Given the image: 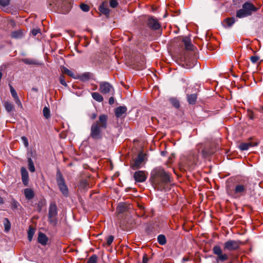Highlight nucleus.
Masks as SVG:
<instances>
[{"mask_svg":"<svg viewBox=\"0 0 263 263\" xmlns=\"http://www.w3.org/2000/svg\"><path fill=\"white\" fill-rule=\"evenodd\" d=\"M149 180L155 189L166 191V185L173 181L172 174L161 167L154 168L151 173Z\"/></svg>","mask_w":263,"mask_h":263,"instance_id":"f257e3e1","label":"nucleus"},{"mask_svg":"<svg viewBox=\"0 0 263 263\" xmlns=\"http://www.w3.org/2000/svg\"><path fill=\"white\" fill-rule=\"evenodd\" d=\"M182 42L184 45V51L180 58L179 64L183 68H192L198 64L197 60L194 57L195 47L192 44L190 38L187 36L182 37Z\"/></svg>","mask_w":263,"mask_h":263,"instance_id":"f03ea898","label":"nucleus"},{"mask_svg":"<svg viewBox=\"0 0 263 263\" xmlns=\"http://www.w3.org/2000/svg\"><path fill=\"white\" fill-rule=\"evenodd\" d=\"M243 243L239 240L230 239L223 243V249H221L219 245H215L212 249L213 253L217 256L216 261L218 262H224L228 260L229 256L228 254L223 253L224 252H232L238 250L240 247Z\"/></svg>","mask_w":263,"mask_h":263,"instance_id":"7ed1b4c3","label":"nucleus"},{"mask_svg":"<svg viewBox=\"0 0 263 263\" xmlns=\"http://www.w3.org/2000/svg\"><path fill=\"white\" fill-rule=\"evenodd\" d=\"M250 185L249 179L242 178L236 180L233 186L231 184H227L226 191L229 196L236 199L245 196L248 190H250Z\"/></svg>","mask_w":263,"mask_h":263,"instance_id":"20e7f679","label":"nucleus"},{"mask_svg":"<svg viewBox=\"0 0 263 263\" xmlns=\"http://www.w3.org/2000/svg\"><path fill=\"white\" fill-rule=\"evenodd\" d=\"M108 116L100 115L98 120L93 122L90 127L89 137L95 140H101L104 136L103 130L107 127Z\"/></svg>","mask_w":263,"mask_h":263,"instance_id":"39448f33","label":"nucleus"},{"mask_svg":"<svg viewBox=\"0 0 263 263\" xmlns=\"http://www.w3.org/2000/svg\"><path fill=\"white\" fill-rule=\"evenodd\" d=\"M258 8L252 3L245 2L242 6V8L237 11L236 16L238 18H243L252 15L253 12H256Z\"/></svg>","mask_w":263,"mask_h":263,"instance_id":"423d86ee","label":"nucleus"},{"mask_svg":"<svg viewBox=\"0 0 263 263\" xmlns=\"http://www.w3.org/2000/svg\"><path fill=\"white\" fill-rule=\"evenodd\" d=\"M56 181L61 192L64 196L68 197L69 196L68 188L66 184L63 175L59 168L57 171Z\"/></svg>","mask_w":263,"mask_h":263,"instance_id":"0eeeda50","label":"nucleus"},{"mask_svg":"<svg viewBox=\"0 0 263 263\" xmlns=\"http://www.w3.org/2000/svg\"><path fill=\"white\" fill-rule=\"evenodd\" d=\"M185 93L186 96V100L190 105H195L196 103L198 96V90L195 88L188 87L185 90Z\"/></svg>","mask_w":263,"mask_h":263,"instance_id":"6e6552de","label":"nucleus"},{"mask_svg":"<svg viewBox=\"0 0 263 263\" xmlns=\"http://www.w3.org/2000/svg\"><path fill=\"white\" fill-rule=\"evenodd\" d=\"M58 208L55 203H51L49 208L48 221L50 224L55 226L58 223Z\"/></svg>","mask_w":263,"mask_h":263,"instance_id":"1a4fd4ad","label":"nucleus"},{"mask_svg":"<svg viewBox=\"0 0 263 263\" xmlns=\"http://www.w3.org/2000/svg\"><path fill=\"white\" fill-rule=\"evenodd\" d=\"M146 25L152 30H158L161 28V25L158 20L153 16H148L146 22Z\"/></svg>","mask_w":263,"mask_h":263,"instance_id":"9d476101","label":"nucleus"},{"mask_svg":"<svg viewBox=\"0 0 263 263\" xmlns=\"http://www.w3.org/2000/svg\"><path fill=\"white\" fill-rule=\"evenodd\" d=\"M216 151L215 148L213 145L210 143L205 144L203 145L200 153L203 158H208L213 155Z\"/></svg>","mask_w":263,"mask_h":263,"instance_id":"9b49d317","label":"nucleus"},{"mask_svg":"<svg viewBox=\"0 0 263 263\" xmlns=\"http://www.w3.org/2000/svg\"><path fill=\"white\" fill-rule=\"evenodd\" d=\"M145 156V154H144L142 152L139 153L137 157L135 159L134 163L131 164V168L134 170L141 168V164L144 160Z\"/></svg>","mask_w":263,"mask_h":263,"instance_id":"f8f14e48","label":"nucleus"},{"mask_svg":"<svg viewBox=\"0 0 263 263\" xmlns=\"http://www.w3.org/2000/svg\"><path fill=\"white\" fill-rule=\"evenodd\" d=\"M99 91L103 94L108 93L114 90L112 86L107 82H101L99 83Z\"/></svg>","mask_w":263,"mask_h":263,"instance_id":"ddd939ff","label":"nucleus"},{"mask_svg":"<svg viewBox=\"0 0 263 263\" xmlns=\"http://www.w3.org/2000/svg\"><path fill=\"white\" fill-rule=\"evenodd\" d=\"M134 178L136 182H143L146 180L147 176L145 175V172L137 171L134 174Z\"/></svg>","mask_w":263,"mask_h":263,"instance_id":"4468645a","label":"nucleus"},{"mask_svg":"<svg viewBox=\"0 0 263 263\" xmlns=\"http://www.w3.org/2000/svg\"><path fill=\"white\" fill-rule=\"evenodd\" d=\"M127 107L125 106H120L115 109V114L117 118L126 116Z\"/></svg>","mask_w":263,"mask_h":263,"instance_id":"2eb2a0df","label":"nucleus"},{"mask_svg":"<svg viewBox=\"0 0 263 263\" xmlns=\"http://www.w3.org/2000/svg\"><path fill=\"white\" fill-rule=\"evenodd\" d=\"M48 241V237L43 233L40 232L38 234L37 242L45 246L47 244Z\"/></svg>","mask_w":263,"mask_h":263,"instance_id":"dca6fc26","label":"nucleus"},{"mask_svg":"<svg viewBox=\"0 0 263 263\" xmlns=\"http://www.w3.org/2000/svg\"><path fill=\"white\" fill-rule=\"evenodd\" d=\"M258 144V142H249L247 143H241L239 145V148L241 151H246L250 147L255 146Z\"/></svg>","mask_w":263,"mask_h":263,"instance_id":"f3484780","label":"nucleus"},{"mask_svg":"<svg viewBox=\"0 0 263 263\" xmlns=\"http://www.w3.org/2000/svg\"><path fill=\"white\" fill-rule=\"evenodd\" d=\"M135 65L138 70H142L145 69L146 68L145 58L143 56H140V61L138 62L137 60L135 63Z\"/></svg>","mask_w":263,"mask_h":263,"instance_id":"a211bd4d","label":"nucleus"},{"mask_svg":"<svg viewBox=\"0 0 263 263\" xmlns=\"http://www.w3.org/2000/svg\"><path fill=\"white\" fill-rule=\"evenodd\" d=\"M24 195L27 200H31L34 197V191L30 188H26L24 190Z\"/></svg>","mask_w":263,"mask_h":263,"instance_id":"6ab92c4d","label":"nucleus"},{"mask_svg":"<svg viewBox=\"0 0 263 263\" xmlns=\"http://www.w3.org/2000/svg\"><path fill=\"white\" fill-rule=\"evenodd\" d=\"M10 36L12 39H20L23 37L24 34L23 31L20 29L12 32Z\"/></svg>","mask_w":263,"mask_h":263,"instance_id":"aec40b11","label":"nucleus"},{"mask_svg":"<svg viewBox=\"0 0 263 263\" xmlns=\"http://www.w3.org/2000/svg\"><path fill=\"white\" fill-rule=\"evenodd\" d=\"M24 63L27 65H39V63L38 61L36 60L33 59H22L21 60Z\"/></svg>","mask_w":263,"mask_h":263,"instance_id":"412c9836","label":"nucleus"},{"mask_svg":"<svg viewBox=\"0 0 263 263\" xmlns=\"http://www.w3.org/2000/svg\"><path fill=\"white\" fill-rule=\"evenodd\" d=\"M127 210V205L123 203H120L117 208L118 213L121 214L125 212Z\"/></svg>","mask_w":263,"mask_h":263,"instance_id":"4be33fe9","label":"nucleus"},{"mask_svg":"<svg viewBox=\"0 0 263 263\" xmlns=\"http://www.w3.org/2000/svg\"><path fill=\"white\" fill-rule=\"evenodd\" d=\"M92 98L98 102H101L103 101V97L99 92H92L91 93Z\"/></svg>","mask_w":263,"mask_h":263,"instance_id":"5701e85b","label":"nucleus"},{"mask_svg":"<svg viewBox=\"0 0 263 263\" xmlns=\"http://www.w3.org/2000/svg\"><path fill=\"white\" fill-rule=\"evenodd\" d=\"M61 70L63 73L67 74L68 76L74 78V74L73 72H72L71 70H69L66 67L63 66L61 67Z\"/></svg>","mask_w":263,"mask_h":263,"instance_id":"b1692460","label":"nucleus"},{"mask_svg":"<svg viewBox=\"0 0 263 263\" xmlns=\"http://www.w3.org/2000/svg\"><path fill=\"white\" fill-rule=\"evenodd\" d=\"M157 241L160 245H164L166 243V239L164 235L160 234L157 237Z\"/></svg>","mask_w":263,"mask_h":263,"instance_id":"393cba45","label":"nucleus"},{"mask_svg":"<svg viewBox=\"0 0 263 263\" xmlns=\"http://www.w3.org/2000/svg\"><path fill=\"white\" fill-rule=\"evenodd\" d=\"M170 102L171 103L172 105L176 108H178L180 107V102L176 98H171L170 99Z\"/></svg>","mask_w":263,"mask_h":263,"instance_id":"a878e982","label":"nucleus"},{"mask_svg":"<svg viewBox=\"0 0 263 263\" xmlns=\"http://www.w3.org/2000/svg\"><path fill=\"white\" fill-rule=\"evenodd\" d=\"M4 226L5 228V232H8L11 229V223L7 218H5L4 220Z\"/></svg>","mask_w":263,"mask_h":263,"instance_id":"bb28decb","label":"nucleus"},{"mask_svg":"<svg viewBox=\"0 0 263 263\" xmlns=\"http://www.w3.org/2000/svg\"><path fill=\"white\" fill-rule=\"evenodd\" d=\"M99 11L103 14L108 15L109 14L110 10L108 8L105 7L103 3L99 8Z\"/></svg>","mask_w":263,"mask_h":263,"instance_id":"cd10ccee","label":"nucleus"},{"mask_svg":"<svg viewBox=\"0 0 263 263\" xmlns=\"http://www.w3.org/2000/svg\"><path fill=\"white\" fill-rule=\"evenodd\" d=\"M28 169L30 172L33 173L35 172V167L33 160L30 157L28 158Z\"/></svg>","mask_w":263,"mask_h":263,"instance_id":"c85d7f7f","label":"nucleus"},{"mask_svg":"<svg viewBox=\"0 0 263 263\" xmlns=\"http://www.w3.org/2000/svg\"><path fill=\"white\" fill-rule=\"evenodd\" d=\"M43 114L45 119H49L50 118V110L49 108L47 106H45L43 110Z\"/></svg>","mask_w":263,"mask_h":263,"instance_id":"c756f323","label":"nucleus"},{"mask_svg":"<svg viewBox=\"0 0 263 263\" xmlns=\"http://www.w3.org/2000/svg\"><path fill=\"white\" fill-rule=\"evenodd\" d=\"M34 232V229H33L31 226H30L28 231V239L29 241H31L32 240Z\"/></svg>","mask_w":263,"mask_h":263,"instance_id":"7c9ffc66","label":"nucleus"},{"mask_svg":"<svg viewBox=\"0 0 263 263\" xmlns=\"http://www.w3.org/2000/svg\"><path fill=\"white\" fill-rule=\"evenodd\" d=\"M236 22V19L235 17H228L224 20V22H226L228 27H231Z\"/></svg>","mask_w":263,"mask_h":263,"instance_id":"2f4dec72","label":"nucleus"},{"mask_svg":"<svg viewBox=\"0 0 263 263\" xmlns=\"http://www.w3.org/2000/svg\"><path fill=\"white\" fill-rule=\"evenodd\" d=\"M20 206V204L14 199H12L11 202V208L12 210H15Z\"/></svg>","mask_w":263,"mask_h":263,"instance_id":"473e14b6","label":"nucleus"},{"mask_svg":"<svg viewBox=\"0 0 263 263\" xmlns=\"http://www.w3.org/2000/svg\"><path fill=\"white\" fill-rule=\"evenodd\" d=\"M98 256L96 254L92 255L87 261L86 263H97Z\"/></svg>","mask_w":263,"mask_h":263,"instance_id":"72a5a7b5","label":"nucleus"},{"mask_svg":"<svg viewBox=\"0 0 263 263\" xmlns=\"http://www.w3.org/2000/svg\"><path fill=\"white\" fill-rule=\"evenodd\" d=\"M90 73L89 72H85L83 73L80 79L82 81H87L90 79Z\"/></svg>","mask_w":263,"mask_h":263,"instance_id":"f704fd0d","label":"nucleus"},{"mask_svg":"<svg viewBox=\"0 0 263 263\" xmlns=\"http://www.w3.org/2000/svg\"><path fill=\"white\" fill-rule=\"evenodd\" d=\"M5 107L8 112L11 111L14 108L13 105L11 103L7 102L5 103Z\"/></svg>","mask_w":263,"mask_h":263,"instance_id":"c9c22d12","label":"nucleus"},{"mask_svg":"<svg viewBox=\"0 0 263 263\" xmlns=\"http://www.w3.org/2000/svg\"><path fill=\"white\" fill-rule=\"evenodd\" d=\"M80 6L81 9L84 12H88L89 10V7L86 4H82Z\"/></svg>","mask_w":263,"mask_h":263,"instance_id":"e433bc0d","label":"nucleus"},{"mask_svg":"<svg viewBox=\"0 0 263 263\" xmlns=\"http://www.w3.org/2000/svg\"><path fill=\"white\" fill-rule=\"evenodd\" d=\"M10 92H11V95H12V97L13 98V99L18 97L16 91H15L14 88L11 85H10Z\"/></svg>","mask_w":263,"mask_h":263,"instance_id":"4c0bfd02","label":"nucleus"},{"mask_svg":"<svg viewBox=\"0 0 263 263\" xmlns=\"http://www.w3.org/2000/svg\"><path fill=\"white\" fill-rule=\"evenodd\" d=\"M118 5L119 3L117 0H110L109 2V5L112 8H116Z\"/></svg>","mask_w":263,"mask_h":263,"instance_id":"58836bf2","label":"nucleus"},{"mask_svg":"<svg viewBox=\"0 0 263 263\" xmlns=\"http://www.w3.org/2000/svg\"><path fill=\"white\" fill-rule=\"evenodd\" d=\"M59 80H60V83L62 85H63V86H64L65 87L67 86V84L65 80L64 75H63V74H61L60 75V78H59Z\"/></svg>","mask_w":263,"mask_h":263,"instance_id":"ea45409f","label":"nucleus"},{"mask_svg":"<svg viewBox=\"0 0 263 263\" xmlns=\"http://www.w3.org/2000/svg\"><path fill=\"white\" fill-rule=\"evenodd\" d=\"M22 180L23 184L25 186H28V181H29V176H23L22 177Z\"/></svg>","mask_w":263,"mask_h":263,"instance_id":"a19ab883","label":"nucleus"},{"mask_svg":"<svg viewBox=\"0 0 263 263\" xmlns=\"http://www.w3.org/2000/svg\"><path fill=\"white\" fill-rule=\"evenodd\" d=\"M31 33L34 36L37 35L38 33H41V29L39 28H33L32 29Z\"/></svg>","mask_w":263,"mask_h":263,"instance_id":"79ce46f5","label":"nucleus"},{"mask_svg":"<svg viewBox=\"0 0 263 263\" xmlns=\"http://www.w3.org/2000/svg\"><path fill=\"white\" fill-rule=\"evenodd\" d=\"M114 237L112 235H110L106 238V244L107 246H110L112 242Z\"/></svg>","mask_w":263,"mask_h":263,"instance_id":"37998d69","label":"nucleus"},{"mask_svg":"<svg viewBox=\"0 0 263 263\" xmlns=\"http://www.w3.org/2000/svg\"><path fill=\"white\" fill-rule=\"evenodd\" d=\"M10 0H0V5L6 7L10 4Z\"/></svg>","mask_w":263,"mask_h":263,"instance_id":"c03bdc74","label":"nucleus"},{"mask_svg":"<svg viewBox=\"0 0 263 263\" xmlns=\"http://www.w3.org/2000/svg\"><path fill=\"white\" fill-rule=\"evenodd\" d=\"M87 185V183L85 180H82L80 181V185H79V186L80 188H81L82 189H84L86 187Z\"/></svg>","mask_w":263,"mask_h":263,"instance_id":"a18cd8bd","label":"nucleus"},{"mask_svg":"<svg viewBox=\"0 0 263 263\" xmlns=\"http://www.w3.org/2000/svg\"><path fill=\"white\" fill-rule=\"evenodd\" d=\"M138 207H139L140 210H142V212L138 214H137V216H139V217H142L145 214V213H144V207L142 205H140V204L138 205Z\"/></svg>","mask_w":263,"mask_h":263,"instance_id":"49530a36","label":"nucleus"},{"mask_svg":"<svg viewBox=\"0 0 263 263\" xmlns=\"http://www.w3.org/2000/svg\"><path fill=\"white\" fill-rule=\"evenodd\" d=\"M21 172L22 177L28 176V173L27 170L24 167H22L21 168Z\"/></svg>","mask_w":263,"mask_h":263,"instance_id":"de8ad7c7","label":"nucleus"},{"mask_svg":"<svg viewBox=\"0 0 263 263\" xmlns=\"http://www.w3.org/2000/svg\"><path fill=\"white\" fill-rule=\"evenodd\" d=\"M21 139H22V141L23 142L25 146V147H28V145H29V143H28V141L27 138L26 137H25V136H23V137H21Z\"/></svg>","mask_w":263,"mask_h":263,"instance_id":"09e8293b","label":"nucleus"},{"mask_svg":"<svg viewBox=\"0 0 263 263\" xmlns=\"http://www.w3.org/2000/svg\"><path fill=\"white\" fill-rule=\"evenodd\" d=\"M250 60L253 63H255L259 60V57L258 56H251L250 58Z\"/></svg>","mask_w":263,"mask_h":263,"instance_id":"8fccbe9b","label":"nucleus"},{"mask_svg":"<svg viewBox=\"0 0 263 263\" xmlns=\"http://www.w3.org/2000/svg\"><path fill=\"white\" fill-rule=\"evenodd\" d=\"M248 117L251 120H254L255 117L254 115V113L251 110H248Z\"/></svg>","mask_w":263,"mask_h":263,"instance_id":"3c124183","label":"nucleus"},{"mask_svg":"<svg viewBox=\"0 0 263 263\" xmlns=\"http://www.w3.org/2000/svg\"><path fill=\"white\" fill-rule=\"evenodd\" d=\"M148 260H149V258H148L147 254H144L143 256L142 263H148Z\"/></svg>","mask_w":263,"mask_h":263,"instance_id":"603ef678","label":"nucleus"},{"mask_svg":"<svg viewBox=\"0 0 263 263\" xmlns=\"http://www.w3.org/2000/svg\"><path fill=\"white\" fill-rule=\"evenodd\" d=\"M89 118L91 119V120H95L96 119L97 117V113L96 112H93V113H92V114H90L89 115Z\"/></svg>","mask_w":263,"mask_h":263,"instance_id":"864d4df0","label":"nucleus"},{"mask_svg":"<svg viewBox=\"0 0 263 263\" xmlns=\"http://www.w3.org/2000/svg\"><path fill=\"white\" fill-rule=\"evenodd\" d=\"M16 104L18 106H22V103H21V102L20 101V100L18 98V97L15 98L14 99Z\"/></svg>","mask_w":263,"mask_h":263,"instance_id":"5fc2aeb1","label":"nucleus"},{"mask_svg":"<svg viewBox=\"0 0 263 263\" xmlns=\"http://www.w3.org/2000/svg\"><path fill=\"white\" fill-rule=\"evenodd\" d=\"M114 102H115L114 98L113 97H110L109 99V100H108V103L110 105H112L114 103Z\"/></svg>","mask_w":263,"mask_h":263,"instance_id":"6e6d98bb","label":"nucleus"},{"mask_svg":"<svg viewBox=\"0 0 263 263\" xmlns=\"http://www.w3.org/2000/svg\"><path fill=\"white\" fill-rule=\"evenodd\" d=\"M4 203V200L3 197L0 196V204H2Z\"/></svg>","mask_w":263,"mask_h":263,"instance_id":"4d7b16f0","label":"nucleus"},{"mask_svg":"<svg viewBox=\"0 0 263 263\" xmlns=\"http://www.w3.org/2000/svg\"><path fill=\"white\" fill-rule=\"evenodd\" d=\"M166 152L165 151H162L161 152V155L162 156H165L166 155Z\"/></svg>","mask_w":263,"mask_h":263,"instance_id":"13d9d810","label":"nucleus"},{"mask_svg":"<svg viewBox=\"0 0 263 263\" xmlns=\"http://www.w3.org/2000/svg\"><path fill=\"white\" fill-rule=\"evenodd\" d=\"M42 210V207L40 205V204L39 203L38 204V208H37V210L39 212H40Z\"/></svg>","mask_w":263,"mask_h":263,"instance_id":"bf43d9fd","label":"nucleus"},{"mask_svg":"<svg viewBox=\"0 0 263 263\" xmlns=\"http://www.w3.org/2000/svg\"><path fill=\"white\" fill-rule=\"evenodd\" d=\"M189 260V258L187 257H183L182 259V261L183 262L187 261Z\"/></svg>","mask_w":263,"mask_h":263,"instance_id":"052dcab7","label":"nucleus"},{"mask_svg":"<svg viewBox=\"0 0 263 263\" xmlns=\"http://www.w3.org/2000/svg\"><path fill=\"white\" fill-rule=\"evenodd\" d=\"M97 89V85H95V87H94V88L93 89V90H96Z\"/></svg>","mask_w":263,"mask_h":263,"instance_id":"680f3d73","label":"nucleus"},{"mask_svg":"<svg viewBox=\"0 0 263 263\" xmlns=\"http://www.w3.org/2000/svg\"><path fill=\"white\" fill-rule=\"evenodd\" d=\"M167 16V14L166 13H165V14L164 15L163 17H166Z\"/></svg>","mask_w":263,"mask_h":263,"instance_id":"e2e57ef3","label":"nucleus"},{"mask_svg":"<svg viewBox=\"0 0 263 263\" xmlns=\"http://www.w3.org/2000/svg\"><path fill=\"white\" fill-rule=\"evenodd\" d=\"M32 90H35V91H37V89H36V88H32Z\"/></svg>","mask_w":263,"mask_h":263,"instance_id":"0e129e2a","label":"nucleus"},{"mask_svg":"<svg viewBox=\"0 0 263 263\" xmlns=\"http://www.w3.org/2000/svg\"><path fill=\"white\" fill-rule=\"evenodd\" d=\"M228 263H233L232 260H230Z\"/></svg>","mask_w":263,"mask_h":263,"instance_id":"69168bd1","label":"nucleus"},{"mask_svg":"<svg viewBox=\"0 0 263 263\" xmlns=\"http://www.w3.org/2000/svg\"><path fill=\"white\" fill-rule=\"evenodd\" d=\"M262 109H263V106L262 107Z\"/></svg>","mask_w":263,"mask_h":263,"instance_id":"338daca9","label":"nucleus"}]
</instances>
